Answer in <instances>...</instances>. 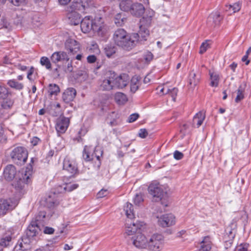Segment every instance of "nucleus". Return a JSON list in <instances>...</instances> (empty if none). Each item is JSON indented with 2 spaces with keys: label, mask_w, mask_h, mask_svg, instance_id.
I'll return each instance as SVG.
<instances>
[{
  "label": "nucleus",
  "mask_w": 251,
  "mask_h": 251,
  "mask_svg": "<svg viewBox=\"0 0 251 251\" xmlns=\"http://www.w3.org/2000/svg\"><path fill=\"white\" fill-rule=\"evenodd\" d=\"M138 34L133 33L129 35L123 28L117 29L114 33L113 39L118 46L126 50H130L136 45L139 40Z\"/></svg>",
  "instance_id": "nucleus-1"
},
{
  "label": "nucleus",
  "mask_w": 251,
  "mask_h": 251,
  "mask_svg": "<svg viewBox=\"0 0 251 251\" xmlns=\"http://www.w3.org/2000/svg\"><path fill=\"white\" fill-rule=\"evenodd\" d=\"M80 27L84 33H88L92 30L94 33L100 36H103L106 31L100 17H96L93 19L91 16H86L81 21Z\"/></svg>",
  "instance_id": "nucleus-2"
},
{
  "label": "nucleus",
  "mask_w": 251,
  "mask_h": 251,
  "mask_svg": "<svg viewBox=\"0 0 251 251\" xmlns=\"http://www.w3.org/2000/svg\"><path fill=\"white\" fill-rule=\"evenodd\" d=\"M154 16V11L152 10H147L145 15L140 20L139 30L138 36L141 38V40H147V37L149 35L148 28L151 25L152 18Z\"/></svg>",
  "instance_id": "nucleus-3"
},
{
  "label": "nucleus",
  "mask_w": 251,
  "mask_h": 251,
  "mask_svg": "<svg viewBox=\"0 0 251 251\" xmlns=\"http://www.w3.org/2000/svg\"><path fill=\"white\" fill-rule=\"evenodd\" d=\"M10 156L15 163L18 165H22L27 159V151L23 147H17L11 152Z\"/></svg>",
  "instance_id": "nucleus-4"
},
{
  "label": "nucleus",
  "mask_w": 251,
  "mask_h": 251,
  "mask_svg": "<svg viewBox=\"0 0 251 251\" xmlns=\"http://www.w3.org/2000/svg\"><path fill=\"white\" fill-rule=\"evenodd\" d=\"M115 73L111 71L106 73L99 82L100 90L102 91H109L115 89L114 80Z\"/></svg>",
  "instance_id": "nucleus-5"
},
{
  "label": "nucleus",
  "mask_w": 251,
  "mask_h": 251,
  "mask_svg": "<svg viewBox=\"0 0 251 251\" xmlns=\"http://www.w3.org/2000/svg\"><path fill=\"white\" fill-rule=\"evenodd\" d=\"M148 191L156 201H161L167 197V193L164 191L162 186L157 183H151L148 187Z\"/></svg>",
  "instance_id": "nucleus-6"
},
{
  "label": "nucleus",
  "mask_w": 251,
  "mask_h": 251,
  "mask_svg": "<svg viewBox=\"0 0 251 251\" xmlns=\"http://www.w3.org/2000/svg\"><path fill=\"white\" fill-rule=\"evenodd\" d=\"M18 204L17 201L13 199H0V214L4 215L14 209Z\"/></svg>",
  "instance_id": "nucleus-7"
},
{
  "label": "nucleus",
  "mask_w": 251,
  "mask_h": 251,
  "mask_svg": "<svg viewBox=\"0 0 251 251\" xmlns=\"http://www.w3.org/2000/svg\"><path fill=\"white\" fill-rule=\"evenodd\" d=\"M163 237L160 234H154L148 241V247L152 251H160L163 248Z\"/></svg>",
  "instance_id": "nucleus-8"
},
{
  "label": "nucleus",
  "mask_w": 251,
  "mask_h": 251,
  "mask_svg": "<svg viewBox=\"0 0 251 251\" xmlns=\"http://www.w3.org/2000/svg\"><path fill=\"white\" fill-rule=\"evenodd\" d=\"M63 168L72 175L78 173L77 164L76 160L73 158L65 157L63 161Z\"/></svg>",
  "instance_id": "nucleus-9"
},
{
  "label": "nucleus",
  "mask_w": 251,
  "mask_h": 251,
  "mask_svg": "<svg viewBox=\"0 0 251 251\" xmlns=\"http://www.w3.org/2000/svg\"><path fill=\"white\" fill-rule=\"evenodd\" d=\"M70 124V119L64 116H60L57 119L55 129L58 133H64L67 129Z\"/></svg>",
  "instance_id": "nucleus-10"
},
{
  "label": "nucleus",
  "mask_w": 251,
  "mask_h": 251,
  "mask_svg": "<svg viewBox=\"0 0 251 251\" xmlns=\"http://www.w3.org/2000/svg\"><path fill=\"white\" fill-rule=\"evenodd\" d=\"M41 231L39 223L32 221L25 231V234L33 239L39 234Z\"/></svg>",
  "instance_id": "nucleus-11"
},
{
  "label": "nucleus",
  "mask_w": 251,
  "mask_h": 251,
  "mask_svg": "<svg viewBox=\"0 0 251 251\" xmlns=\"http://www.w3.org/2000/svg\"><path fill=\"white\" fill-rule=\"evenodd\" d=\"M133 244L137 248L145 249L148 247V240L144 235L139 233L133 238Z\"/></svg>",
  "instance_id": "nucleus-12"
},
{
  "label": "nucleus",
  "mask_w": 251,
  "mask_h": 251,
  "mask_svg": "<svg viewBox=\"0 0 251 251\" xmlns=\"http://www.w3.org/2000/svg\"><path fill=\"white\" fill-rule=\"evenodd\" d=\"M115 79L114 80L115 88H123L126 87L129 82V76L126 74H123L118 75L115 73Z\"/></svg>",
  "instance_id": "nucleus-13"
},
{
  "label": "nucleus",
  "mask_w": 251,
  "mask_h": 251,
  "mask_svg": "<svg viewBox=\"0 0 251 251\" xmlns=\"http://www.w3.org/2000/svg\"><path fill=\"white\" fill-rule=\"evenodd\" d=\"M50 59L53 63L57 64L59 62L64 63L70 60L67 53L63 51H55L51 55Z\"/></svg>",
  "instance_id": "nucleus-14"
},
{
  "label": "nucleus",
  "mask_w": 251,
  "mask_h": 251,
  "mask_svg": "<svg viewBox=\"0 0 251 251\" xmlns=\"http://www.w3.org/2000/svg\"><path fill=\"white\" fill-rule=\"evenodd\" d=\"M43 201L44 205L49 208H53L59 203L57 195L55 192L50 193L44 198Z\"/></svg>",
  "instance_id": "nucleus-15"
},
{
  "label": "nucleus",
  "mask_w": 251,
  "mask_h": 251,
  "mask_svg": "<svg viewBox=\"0 0 251 251\" xmlns=\"http://www.w3.org/2000/svg\"><path fill=\"white\" fill-rule=\"evenodd\" d=\"M158 223L163 227L171 226L175 223V217L172 214L163 215L159 219Z\"/></svg>",
  "instance_id": "nucleus-16"
},
{
  "label": "nucleus",
  "mask_w": 251,
  "mask_h": 251,
  "mask_svg": "<svg viewBox=\"0 0 251 251\" xmlns=\"http://www.w3.org/2000/svg\"><path fill=\"white\" fill-rule=\"evenodd\" d=\"M65 45L66 49L69 50L70 52L73 54L77 53L79 50V44L74 39H68L66 41Z\"/></svg>",
  "instance_id": "nucleus-17"
},
{
  "label": "nucleus",
  "mask_w": 251,
  "mask_h": 251,
  "mask_svg": "<svg viewBox=\"0 0 251 251\" xmlns=\"http://www.w3.org/2000/svg\"><path fill=\"white\" fill-rule=\"evenodd\" d=\"M85 9V5L82 0H74L71 4L67 7L68 12L79 11L83 12Z\"/></svg>",
  "instance_id": "nucleus-18"
},
{
  "label": "nucleus",
  "mask_w": 251,
  "mask_h": 251,
  "mask_svg": "<svg viewBox=\"0 0 251 251\" xmlns=\"http://www.w3.org/2000/svg\"><path fill=\"white\" fill-rule=\"evenodd\" d=\"M16 173L15 166L13 165H8L4 170L3 176L6 180L10 181L15 177Z\"/></svg>",
  "instance_id": "nucleus-19"
},
{
  "label": "nucleus",
  "mask_w": 251,
  "mask_h": 251,
  "mask_svg": "<svg viewBox=\"0 0 251 251\" xmlns=\"http://www.w3.org/2000/svg\"><path fill=\"white\" fill-rule=\"evenodd\" d=\"M145 7L144 5L138 2L133 3L132 7H131V10H129V12L135 16V17H140L145 12Z\"/></svg>",
  "instance_id": "nucleus-20"
},
{
  "label": "nucleus",
  "mask_w": 251,
  "mask_h": 251,
  "mask_svg": "<svg viewBox=\"0 0 251 251\" xmlns=\"http://www.w3.org/2000/svg\"><path fill=\"white\" fill-rule=\"evenodd\" d=\"M222 19L219 12H212L208 17L207 24L210 26H215L220 24Z\"/></svg>",
  "instance_id": "nucleus-21"
},
{
  "label": "nucleus",
  "mask_w": 251,
  "mask_h": 251,
  "mask_svg": "<svg viewBox=\"0 0 251 251\" xmlns=\"http://www.w3.org/2000/svg\"><path fill=\"white\" fill-rule=\"evenodd\" d=\"M35 240V239H33L25 234L22 237L21 240L18 241V244L24 249L29 250L31 248V244Z\"/></svg>",
  "instance_id": "nucleus-22"
},
{
  "label": "nucleus",
  "mask_w": 251,
  "mask_h": 251,
  "mask_svg": "<svg viewBox=\"0 0 251 251\" xmlns=\"http://www.w3.org/2000/svg\"><path fill=\"white\" fill-rule=\"evenodd\" d=\"M76 91L74 88H69L67 89L63 93L62 95V99L66 103L73 100L75 97Z\"/></svg>",
  "instance_id": "nucleus-23"
},
{
  "label": "nucleus",
  "mask_w": 251,
  "mask_h": 251,
  "mask_svg": "<svg viewBox=\"0 0 251 251\" xmlns=\"http://www.w3.org/2000/svg\"><path fill=\"white\" fill-rule=\"evenodd\" d=\"M205 113L202 111L197 113L193 117L192 126L193 127H199L200 126L205 119Z\"/></svg>",
  "instance_id": "nucleus-24"
},
{
  "label": "nucleus",
  "mask_w": 251,
  "mask_h": 251,
  "mask_svg": "<svg viewBox=\"0 0 251 251\" xmlns=\"http://www.w3.org/2000/svg\"><path fill=\"white\" fill-rule=\"evenodd\" d=\"M94 150L91 147L85 146L83 151L82 157L86 161H90L94 159Z\"/></svg>",
  "instance_id": "nucleus-25"
},
{
  "label": "nucleus",
  "mask_w": 251,
  "mask_h": 251,
  "mask_svg": "<svg viewBox=\"0 0 251 251\" xmlns=\"http://www.w3.org/2000/svg\"><path fill=\"white\" fill-rule=\"evenodd\" d=\"M67 17L72 25H77L81 21L80 15L76 11L68 12Z\"/></svg>",
  "instance_id": "nucleus-26"
},
{
  "label": "nucleus",
  "mask_w": 251,
  "mask_h": 251,
  "mask_svg": "<svg viewBox=\"0 0 251 251\" xmlns=\"http://www.w3.org/2000/svg\"><path fill=\"white\" fill-rule=\"evenodd\" d=\"M211 249V243L209 236H205L201 243L199 251H210Z\"/></svg>",
  "instance_id": "nucleus-27"
},
{
  "label": "nucleus",
  "mask_w": 251,
  "mask_h": 251,
  "mask_svg": "<svg viewBox=\"0 0 251 251\" xmlns=\"http://www.w3.org/2000/svg\"><path fill=\"white\" fill-rule=\"evenodd\" d=\"M124 210L128 219H132L134 218L133 206L132 204L126 202L124 206Z\"/></svg>",
  "instance_id": "nucleus-28"
},
{
  "label": "nucleus",
  "mask_w": 251,
  "mask_h": 251,
  "mask_svg": "<svg viewBox=\"0 0 251 251\" xmlns=\"http://www.w3.org/2000/svg\"><path fill=\"white\" fill-rule=\"evenodd\" d=\"M117 51V48L111 45H106L104 49V52L105 55L108 57H114Z\"/></svg>",
  "instance_id": "nucleus-29"
},
{
  "label": "nucleus",
  "mask_w": 251,
  "mask_h": 251,
  "mask_svg": "<svg viewBox=\"0 0 251 251\" xmlns=\"http://www.w3.org/2000/svg\"><path fill=\"white\" fill-rule=\"evenodd\" d=\"M234 236V234H233L231 231H229V235L225 236L224 246L226 250L231 247Z\"/></svg>",
  "instance_id": "nucleus-30"
},
{
  "label": "nucleus",
  "mask_w": 251,
  "mask_h": 251,
  "mask_svg": "<svg viewBox=\"0 0 251 251\" xmlns=\"http://www.w3.org/2000/svg\"><path fill=\"white\" fill-rule=\"evenodd\" d=\"M114 99L116 102L120 105L124 104L127 100L125 94L121 92H117L115 94Z\"/></svg>",
  "instance_id": "nucleus-31"
},
{
  "label": "nucleus",
  "mask_w": 251,
  "mask_h": 251,
  "mask_svg": "<svg viewBox=\"0 0 251 251\" xmlns=\"http://www.w3.org/2000/svg\"><path fill=\"white\" fill-rule=\"evenodd\" d=\"M133 3L131 0H124L120 2L119 6L121 10L129 12Z\"/></svg>",
  "instance_id": "nucleus-32"
},
{
  "label": "nucleus",
  "mask_w": 251,
  "mask_h": 251,
  "mask_svg": "<svg viewBox=\"0 0 251 251\" xmlns=\"http://www.w3.org/2000/svg\"><path fill=\"white\" fill-rule=\"evenodd\" d=\"M28 171H25L24 175H22V177L20 178V182L28 184L31 181V171L32 167L30 166V168H27Z\"/></svg>",
  "instance_id": "nucleus-33"
},
{
  "label": "nucleus",
  "mask_w": 251,
  "mask_h": 251,
  "mask_svg": "<svg viewBox=\"0 0 251 251\" xmlns=\"http://www.w3.org/2000/svg\"><path fill=\"white\" fill-rule=\"evenodd\" d=\"M127 225L129 224L126 223ZM141 225L139 224H136L134 223H130L129 226L126 227V233L128 235H131L135 233L138 229H140Z\"/></svg>",
  "instance_id": "nucleus-34"
},
{
  "label": "nucleus",
  "mask_w": 251,
  "mask_h": 251,
  "mask_svg": "<svg viewBox=\"0 0 251 251\" xmlns=\"http://www.w3.org/2000/svg\"><path fill=\"white\" fill-rule=\"evenodd\" d=\"M211 82L210 85L212 87H217L219 82V75L218 74L209 71Z\"/></svg>",
  "instance_id": "nucleus-35"
},
{
  "label": "nucleus",
  "mask_w": 251,
  "mask_h": 251,
  "mask_svg": "<svg viewBox=\"0 0 251 251\" xmlns=\"http://www.w3.org/2000/svg\"><path fill=\"white\" fill-rule=\"evenodd\" d=\"M241 7V4L239 2H237L233 4V5H229L226 6V11H229V14L231 13H235L239 11Z\"/></svg>",
  "instance_id": "nucleus-36"
},
{
  "label": "nucleus",
  "mask_w": 251,
  "mask_h": 251,
  "mask_svg": "<svg viewBox=\"0 0 251 251\" xmlns=\"http://www.w3.org/2000/svg\"><path fill=\"white\" fill-rule=\"evenodd\" d=\"M200 77L197 76L196 74L192 71L189 75V83L192 87H195L199 82Z\"/></svg>",
  "instance_id": "nucleus-37"
},
{
  "label": "nucleus",
  "mask_w": 251,
  "mask_h": 251,
  "mask_svg": "<svg viewBox=\"0 0 251 251\" xmlns=\"http://www.w3.org/2000/svg\"><path fill=\"white\" fill-rule=\"evenodd\" d=\"M7 84L10 87L17 90H21L24 88V84L22 83H20L14 79L8 80Z\"/></svg>",
  "instance_id": "nucleus-38"
},
{
  "label": "nucleus",
  "mask_w": 251,
  "mask_h": 251,
  "mask_svg": "<svg viewBox=\"0 0 251 251\" xmlns=\"http://www.w3.org/2000/svg\"><path fill=\"white\" fill-rule=\"evenodd\" d=\"M126 20L125 16L120 13L117 14L114 19L115 23L117 26H122Z\"/></svg>",
  "instance_id": "nucleus-39"
},
{
  "label": "nucleus",
  "mask_w": 251,
  "mask_h": 251,
  "mask_svg": "<svg viewBox=\"0 0 251 251\" xmlns=\"http://www.w3.org/2000/svg\"><path fill=\"white\" fill-rule=\"evenodd\" d=\"M40 63L42 66H45L48 70L51 69V64L50 59L46 56L42 57L40 58Z\"/></svg>",
  "instance_id": "nucleus-40"
},
{
  "label": "nucleus",
  "mask_w": 251,
  "mask_h": 251,
  "mask_svg": "<svg viewBox=\"0 0 251 251\" xmlns=\"http://www.w3.org/2000/svg\"><path fill=\"white\" fill-rule=\"evenodd\" d=\"M49 87L48 92L51 96L56 95L60 91L58 86L55 84H50Z\"/></svg>",
  "instance_id": "nucleus-41"
},
{
  "label": "nucleus",
  "mask_w": 251,
  "mask_h": 251,
  "mask_svg": "<svg viewBox=\"0 0 251 251\" xmlns=\"http://www.w3.org/2000/svg\"><path fill=\"white\" fill-rule=\"evenodd\" d=\"M11 241V237L9 235L4 236L0 240V246L6 247L8 246Z\"/></svg>",
  "instance_id": "nucleus-42"
},
{
  "label": "nucleus",
  "mask_w": 251,
  "mask_h": 251,
  "mask_svg": "<svg viewBox=\"0 0 251 251\" xmlns=\"http://www.w3.org/2000/svg\"><path fill=\"white\" fill-rule=\"evenodd\" d=\"M244 88L242 87V86H240L237 90V96L235 100V101L236 102L238 103L244 99Z\"/></svg>",
  "instance_id": "nucleus-43"
},
{
  "label": "nucleus",
  "mask_w": 251,
  "mask_h": 251,
  "mask_svg": "<svg viewBox=\"0 0 251 251\" xmlns=\"http://www.w3.org/2000/svg\"><path fill=\"white\" fill-rule=\"evenodd\" d=\"M9 92L7 88L4 86L0 85V100L6 98Z\"/></svg>",
  "instance_id": "nucleus-44"
},
{
  "label": "nucleus",
  "mask_w": 251,
  "mask_h": 251,
  "mask_svg": "<svg viewBox=\"0 0 251 251\" xmlns=\"http://www.w3.org/2000/svg\"><path fill=\"white\" fill-rule=\"evenodd\" d=\"M3 103H2V106L4 109L10 108H11L14 103V100L8 98H5L3 100Z\"/></svg>",
  "instance_id": "nucleus-45"
},
{
  "label": "nucleus",
  "mask_w": 251,
  "mask_h": 251,
  "mask_svg": "<svg viewBox=\"0 0 251 251\" xmlns=\"http://www.w3.org/2000/svg\"><path fill=\"white\" fill-rule=\"evenodd\" d=\"M178 92V89L176 88H173L172 89H167L165 92V94H169L172 98L173 100H176V98Z\"/></svg>",
  "instance_id": "nucleus-46"
},
{
  "label": "nucleus",
  "mask_w": 251,
  "mask_h": 251,
  "mask_svg": "<svg viewBox=\"0 0 251 251\" xmlns=\"http://www.w3.org/2000/svg\"><path fill=\"white\" fill-rule=\"evenodd\" d=\"M78 186V185L76 183H66L64 185V190H66V192H71L75 189Z\"/></svg>",
  "instance_id": "nucleus-47"
},
{
  "label": "nucleus",
  "mask_w": 251,
  "mask_h": 251,
  "mask_svg": "<svg viewBox=\"0 0 251 251\" xmlns=\"http://www.w3.org/2000/svg\"><path fill=\"white\" fill-rule=\"evenodd\" d=\"M76 75L77 78L82 77V79L83 80H85L87 79L88 76V73L85 70H78Z\"/></svg>",
  "instance_id": "nucleus-48"
},
{
  "label": "nucleus",
  "mask_w": 251,
  "mask_h": 251,
  "mask_svg": "<svg viewBox=\"0 0 251 251\" xmlns=\"http://www.w3.org/2000/svg\"><path fill=\"white\" fill-rule=\"evenodd\" d=\"M67 64V66H63V70L67 73H71L73 71V67L72 66V61H68V62H65Z\"/></svg>",
  "instance_id": "nucleus-49"
},
{
  "label": "nucleus",
  "mask_w": 251,
  "mask_h": 251,
  "mask_svg": "<svg viewBox=\"0 0 251 251\" xmlns=\"http://www.w3.org/2000/svg\"><path fill=\"white\" fill-rule=\"evenodd\" d=\"M46 213L44 211H40L35 217V221L37 223L39 222L43 221V219L46 217Z\"/></svg>",
  "instance_id": "nucleus-50"
},
{
  "label": "nucleus",
  "mask_w": 251,
  "mask_h": 251,
  "mask_svg": "<svg viewBox=\"0 0 251 251\" xmlns=\"http://www.w3.org/2000/svg\"><path fill=\"white\" fill-rule=\"evenodd\" d=\"M143 201V196L141 194H137L134 199V202L135 204L139 205Z\"/></svg>",
  "instance_id": "nucleus-51"
},
{
  "label": "nucleus",
  "mask_w": 251,
  "mask_h": 251,
  "mask_svg": "<svg viewBox=\"0 0 251 251\" xmlns=\"http://www.w3.org/2000/svg\"><path fill=\"white\" fill-rule=\"evenodd\" d=\"M209 47V44L207 43V41L203 42L201 46L200 53L203 54L204 52L206 51L207 49Z\"/></svg>",
  "instance_id": "nucleus-52"
},
{
  "label": "nucleus",
  "mask_w": 251,
  "mask_h": 251,
  "mask_svg": "<svg viewBox=\"0 0 251 251\" xmlns=\"http://www.w3.org/2000/svg\"><path fill=\"white\" fill-rule=\"evenodd\" d=\"M109 192L106 189H101L97 194V198H102L106 196L108 194Z\"/></svg>",
  "instance_id": "nucleus-53"
},
{
  "label": "nucleus",
  "mask_w": 251,
  "mask_h": 251,
  "mask_svg": "<svg viewBox=\"0 0 251 251\" xmlns=\"http://www.w3.org/2000/svg\"><path fill=\"white\" fill-rule=\"evenodd\" d=\"M139 117V115L137 113H133L129 116L128 118V123H133L135 122Z\"/></svg>",
  "instance_id": "nucleus-54"
},
{
  "label": "nucleus",
  "mask_w": 251,
  "mask_h": 251,
  "mask_svg": "<svg viewBox=\"0 0 251 251\" xmlns=\"http://www.w3.org/2000/svg\"><path fill=\"white\" fill-rule=\"evenodd\" d=\"M183 154L178 151H176L174 152V157L176 160H180L183 157Z\"/></svg>",
  "instance_id": "nucleus-55"
},
{
  "label": "nucleus",
  "mask_w": 251,
  "mask_h": 251,
  "mask_svg": "<svg viewBox=\"0 0 251 251\" xmlns=\"http://www.w3.org/2000/svg\"><path fill=\"white\" fill-rule=\"evenodd\" d=\"M138 135L140 137L145 138L148 136V132L146 129L142 128L140 129Z\"/></svg>",
  "instance_id": "nucleus-56"
},
{
  "label": "nucleus",
  "mask_w": 251,
  "mask_h": 251,
  "mask_svg": "<svg viewBox=\"0 0 251 251\" xmlns=\"http://www.w3.org/2000/svg\"><path fill=\"white\" fill-rule=\"evenodd\" d=\"M134 79L131 80L130 85V90L133 93H135L138 89V86L136 82H134Z\"/></svg>",
  "instance_id": "nucleus-57"
},
{
  "label": "nucleus",
  "mask_w": 251,
  "mask_h": 251,
  "mask_svg": "<svg viewBox=\"0 0 251 251\" xmlns=\"http://www.w3.org/2000/svg\"><path fill=\"white\" fill-rule=\"evenodd\" d=\"M97 58L94 55H90L87 56V60L89 63H93L96 61Z\"/></svg>",
  "instance_id": "nucleus-58"
},
{
  "label": "nucleus",
  "mask_w": 251,
  "mask_h": 251,
  "mask_svg": "<svg viewBox=\"0 0 251 251\" xmlns=\"http://www.w3.org/2000/svg\"><path fill=\"white\" fill-rule=\"evenodd\" d=\"M65 184L63 185H58L56 186V192L58 193H63L66 192V190H64Z\"/></svg>",
  "instance_id": "nucleus-59"
},
{
  "label": "nucleus",
  "mask_w": 251,
  "mask_h": 251,
  "mask_svg": "<svg viewBox=\"0 0 251 251\" xmlns=\"http://www.w3.org/2000/svg\"><path fill=\"white\" fill-rule=\"evenodd\" d=\"M40 142H41V140L37 137H33L31 140V143L32 145H33V146H35L39 144V143H40Z\"/></svg>",
  "instance_id": "nucleus-60"
},
{
  "label": "nucleus",
  "mask_w": 251,
  "mask_h": 251,
  "mask_svg": "<svg viewBox=\"0 0 251 251\" xmlns=\"http://www.w3.org/2000/svg\"><path fill=\"white\" fill-rule=\"evenodd\" d=\"M54 229L52 227L46 226L44 229V233L45 234H52L54 232Z\"/></svg>",
  "instance_id": "nucleus-61"
},
{
  "label": "nucleus",
  "mask_w": 251,
  "mask_h": 251,
  "mask_svg": "<svg viewBox=\"0 0 251 251\" xmlns=\"http://www.w3.org/2000/svg\"><path fill=\"white\" fill-rule=\"evenodd\" d=\"M248 247V244H242L238 247V251H247Z\"/></svg>",
  "instance_id": "nucleus-62"
},
{
  "label": "nucleus",
  "mask_w": 251,
  "mask_h": 251,
  "mask_svg": "<svg viewBox=\"0 0 251 251\" xmlns=\"http://www.w3.org/2000/svg\"><path fill=\"white\" fill-rule=\"evenodd\" d=\"M27 251V250L26 249H24V248H23V247H22L18 244H17L16 245V246H15V247L14 248V250H13V251Z\"/></svg>",
  "instance_id": "nucleus-63"
},
{
  "label": "nucleus",
  "mask_w": 251,
  "mask_h": 251,
  "mask_svg": "<svg viewBox=\"0 0 251 251\" xmlns=\"http://www.w3.org/2000/svg\"><path fill=\"white\" fill-rule=\"evenodd\" d=\"M55 246L53 243H49L45 247L46 250L52 251L54 248Z\"/></svg>",
  "instance_id": "nucleus-64"
}]
</instances>
